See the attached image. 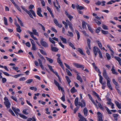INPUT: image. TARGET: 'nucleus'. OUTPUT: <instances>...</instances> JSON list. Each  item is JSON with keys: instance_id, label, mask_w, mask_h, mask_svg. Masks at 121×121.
Listing matches in <instances>:
<instances>
[{"instance_id": "1", "label": "nucleus", "mask_w": 121, "mask_h": 121, "mask_svg": "<svg viewBox=\"0 0 121 121\" xmlns=\"http://www.w3.org/2000/svg\"><path fill=\"white\" fill-rule=\"evenodd\" d=\"M74 104L75 106L77 107L78 105H79L82 108L84 107L86 105V102L84 100L82 99L81 100V102H79L78 98L77 97L75 99Z\"/></svg>"}, {"instance_id": "2", "label": "nucleus", "mask_w": 121, "mask_h": 121, "mask_svg": "<svg viewBox=\"0 0 121 121\" xmlns=\"http://www.w3.org/2000/svg\"><path fill=\"white\" fill-rule=\"evenodd\" d=\"M21 7L22 9L28 14L29 16L31 18H33V17L31 14V13L33 14V15L35 17H36V16L34 10H30V11H28L25 8L22 6Z\"/></svg>"}, {"instance_id": "3", "label": "nucleus", "mask_w": 121, "mask_h": 121, "mask_svg": "<svg viewBox=\"0 0 121 121\" xmlns=\"http://www.w3.org/2000/svg\"><path fill=\"white\" fill-rule=\"evenodd\" d=\"M93 50L95 55V57H96L97 55V52H99L100 51L99 48L96 46H95L94 47Z\"/></svg>"}, {"instance_id": "4", "label": "nucleus", "mask_w": 121, "mask_h": 121, "mask_svg": "<svg viewBox=\"0 0 121 121\" xmlns=\"http://www.w3.org/2000/svg\"><path fill=\"white\" fill-rule=\"evenodd\" d=\"M32 44V49L33 50H35L36 49V48L35 46V43L34 41L32 39H30Z\"/></svg>"}, {"instance_id": "5", "label": "nucleus", "mask_w": 121, "mask_h": 121, "mask_svg": "<svg viewBox=\"0 0 121 121\" xmlns=\"http://www.w3.org/2000/svg\"><path fill=\"white\" fill-rule=\"evenodd\" d=\"M18 111H15L14 112L18 116L19 115V116L22 118H23L24 119H26L27 118V117L24 115L20 113L19 114V113L18 112Z\"/></svg>"}, {"instance_id": "6", "label": "nucleus", "mask_w": 121, "mask_h": 121, "mask_svg": "<svg viewBox=\"0 0 121 121\" xmlns=\"http://www.w3.org/2000/svg\"><path fill=\"white\" fill-rule=\"evenodd\" d=\"M112 81L113 83L116 86L115 88L116 90H117V89H118L120 88V86L117 82L114 79H113L112 80Z\"/></svg>"}, {"instance_id": "7", "label": "nucleus", "mask_w": 121, "mask_h": 121, "mask_svg": "<svg viewBox=\"0 0 121 121\" xmlns=\"http://www.w3.org/2000/svg\"><path fill=\"white\" fill-rule=\"evenodd\" d=\"M103 74L104 77L106 79H109L108 76L107 75L106 71L105 69H103Z\"/></svg>"}, {"instance_id": "8", "label": "nucleus", "mask_w": 121, "mask_h": 121, "mask_svg": "<svg viewBox=\"0 0 121 121\" xmlns=\"http://www.w3.org/2000/svg\"><path fill=\"white\" fill-rule=\"evenodd\" d=\"M73 64L76 67L78 68H82V70L84 69V67L83 65H80L77 63H73Z\"/></svg>"}, {"instance_id": "9", "label": "nucleus", "mask_w": 121, "mask_h": 121, "mask_svg": "<svg viewBox=\"0 0 121 121\" xmlns=\"http://www.w3.org/2000/svg\"><path fill=\"white\" fill-rule=\"evenodd\" d=\"M91 40L89 39H88L87 40V44L88 47H86V49L87 50H88V48L90 49H91V48L90 46Z\"/></svg>"}, {"instance_id": "10", "label": "nucleus", "mask_w": 121, "mask_h": 121, "mask_svg": "<svg viewBox=\"0 0 121 121\" xmlns=\"http://www.w3.org/2000/svg\"><path fill=\"white\" fill-rule=\"evenodd\" d=\"M78 117L80 119L81 121H87L86 118L83 117L80 113H78Z\"/></svg>"}, {"instance_id": "11", "label": "nucleus", "mask_w": 121, "mask_h": 121, "mask_svg": "<svg viewBox=\"0 0 121 121\" xmlns=\"http://www.w3.org/2000/svg\"><path fill=\"white\" fill-rule=\"evenodd\" d=\"M97 114L98 116L99 121H103L102 119V115L101 113L99 112H98Z\"/></svg>"}, {"instance_id": "12", "label": "nucleus", "mask_w": 121, "mask_h": 121, "mask_svg": "<svg viewBox=\"0 0 121 121\" xmlns=\"http://www.w3.org/2000/svg\"><path fill=\"white\" fill-rule=\"evenodd\" d=\"M42 12V10L40 8H38V10L37 11V14L39 17H43V16L41 13Z\"/></svg>"}, {"instance_id": "13", "label": "nucleus", "mask_w": 121, "mask_h": 121, "mask_svg": "<svg viewBox=\"0 0 121 121\" xmlns=\"http://www.w3.org/2000/svg\"><path fill=\"white\" fill-rule=\"evenodd\" d=\"M42 12V10L40 8H38V10L37 11V14L39 17H43V16L41 13Z\"/></svg>"}, {"instance_id": "14", "label": "nucleus", "mask_w": 121, "mask_h": 121, "mask_svg": "<svg viewBox=\"0 0 121 121\" xmlns=\"http://www.w3.org/2000/svg\"><path fill=\"white\" fill-rule=\"evenodd\" d=\"M51 50L52 51L57 52L58 51V49L56 47H53V45L51 44Z\"/></svg>"}, {"instance_id": "15", "label": "nucleus", "mask_w": 121, "mask_h": 121, "mask_svg": "<svg viewBox=\"0 0 121 121\" xmlns=\"http://www.w3.org/2000/svg\"><path fill=\"white\" fill-rule=\"evenodd\" d=\"M32 32L33 34V35L34 34L38 36H39V35L38 33L37 32L36 30L34 28H32Z\"/></svg>"}, {"instance_id": "16", "label": "nucleus", "mask_w": 121, "mask_h": 121, "mask_svg": "<svg viewBox=\"0 0 121 121\" xmlns=\"http://www.w3.org/2000/svg\"><path fill=\"white\" fill-rule=\"evenodd\" d=\"M65 13L67 17L69 18V20L71 21L72 19L73 18V16L69 14L68 12L66 11H65Z\"/></svg>"}, {"instance_id": "17", "label": "nucleus", "mask_w": 121, "mask_h": 121, "mask_svg": "<svg viewBox=\"0 0 121 121\" xmlns=\"http://www.w3.org/2000/svg\"><path fill=\"white\" fill-rule=\"evenodd\" d=\"M4 103L6 106L7 108H10L11 104L9 102V101H4Z\"/></svg>"}, {"instance_id": "18", "label": "nucleus", "mask_w": 121, "mask_h": 121, "mask_svg": "<svg viewBox=\"0 0 121 121\" xmlns=\"http://www.w3.org/2000/svg\"><path fill=\"white\" fill-rule=\"evenodd\" d=\"M28 33L30 35L31 37L33 38L35 40H37V39L34 36L32 32L28 30Z\"/></svg>"}, {"instance_id": "19", "label": "nucleus", "mask_w": 121, "mask_h": 121, "mask_svg": "<svg viewBox=\"0 0 121 121\" xmlns=\"http://www.w3.org/2000/svg\"><path fill=\"white\" fill-rule=\"evenodd\" d=\"M88 96L89 99L91 100L92 102L93 103V104L95 105L96 106V105L94 101V100L93 99L92 97L91 96V95L90 94H88Z\"/></svg>"}, {"instance_id": "20", "label": "nucleus", "mask_w": 121, "mask_h": 121, "mask_svg": "<svg viewBox=\"0 0 121 121\" xmlns=\"http://www.w3.org/2000/svg\"><path fill=\"white\" fill-rule=\"evenodd\" d=\"M41 45L43 46L46 47H48V43H47L43 41L42 42H41L40 43Z\"/></svg>"}, {"instance_id": "21", "label": "nucleus", "mask_w": 121, "mask_h": 121, "mask_svg": "<svg viewBox=\"0 0 121 121\" xmlns=\"http://www.w3.org/2000/svg\"><path fill=\"white\" fill-rule=\"evenodd\" d=\"M47 9L48 11L50 12V13L52 16V17L53 18L54 17V16L53 15V13H52V11L51 9L48 6L47 7Z\"/></svg>"}, {"instance_id": "22", "label": "nucleus", "mask_w": 121, "mask_h": 121, "mask_svg": "<svg viewBox=\"0 0 121 121\" xmlns=\"http://www.w3.org/2000/svg\"><path fill=\"white\" fill-rule=\"evenodd\" d=\"M115 103L118 108H121V103L119 104V102L117 101H115Z\"/></svg>"}, {"instance_id": "23", "label": "nucleus", "mask_w": 121, "mask_h": 121, "mask_svg": "<svg viewBox=\"0 0 121 121\" xmlns=\"http://www.w3.org/2000/svg\"><path fill=\"white\" fill-rule=\"evenodd\" d=\"M86 25L87 26L88 29L92 33H93V29H92L91 28V27L90 26L89 24H86Z\"/></svg>"}, {"instance_id": "24", "label": "nucleus", "mask_w": 121, "mask_h": 121, "mask_svg": "<svg viewBox=\"0 0 121 121\" xmlns=\"http://www.w3.org/2000/svg\"><path fill=\"white\" fill-rule=\"evenodd\" d=\"M111 70L113 74L116 75L118 74V73L117 72L115 71V69H114V67L113 66L112 67Z\"/></svg>"}, {"instance_id": "25", "label": "nucleus", "mask_w": 121, "mask_h": 121, "mask_svg": "<svg viewBox=\"0 0 121 121\" xmlns=\"http://www.w3.org/2000/svg\"><path fill=\"white\" fill-rule=\"evenodd\" d=\"M115 59L117 60L118 62L120 65L121 66V59L119 57H118L117 56L115 57Z\"/></svg>"}, {"instance_id": "26", "label": "nucleus", "mask_w": 121, "mask_h": 121, "mask_svg": "<svg viewBox=\"0 0 121 121\" xmlns=\"http://www.w3.org/2000/svg\"><path fill=\"white\" fill-rule=\"evenodd\" d=\"M77 79L81 82H83L82 80L78 74H77Z\"/></svg>"}, {"instance_id": "27", "label": "nucleus", "mask_w": 121, "mask_h": 121, "mask_svg": "<svg viewBox=\"0 0 121 121\" xmlns=\"http://www.w3.org/2000/svg\"><path fill=\"white\" fill-rule=\"evenodd\" d=\"M61 40L63 41V43H66V39L63 38L62 36H60Z\"/></svg>"}, {"instance_id": "28", "label": "nucleus", "mask_w": 121, "mask_h": 121, "mask_svg": "<svg viewBox=\"0 0 121 121\" xmlns=\"http://www.w3.org/2000/svg\"><path fill=\"white\" fill-rule=\"evenodd\" d=\"M77 50L78 52H80V53L82 55H84V56L85 55V54L83 52L81 48H78Z\"/></svg>"}, {"instance_id": "29", "label": "nucleus", "mask_w": 121, "mask_h": 121, "mask_svg": "<svg viewBox=\"0 0 121 121\" xmlns=\"http://www.w3.org/2000/svg\"><path fill=\"white\" fill-rule=\"evenodd\" d=\"M70 91L71 93H73L77 91V90L75 89L74 87H72L70 90Z\"/></svg>"}, {"instance_id": "30", "label": "nucleus", "mask_w": 121, "mask_h": 121, "mask_svg": "<svg viewBox=\"0 0 121 121\" xmlns=\"http://www.w3.org/2000/svg\"><path fill=\"white\" fill-rule=\"evenodd\" d=\"M96 42L98 43L99 48L101 49H102V45L101 42L98 40L96 41Z\"/></svg>"}, {"instance_id": "31", "label": "nucleus", "mask_w": 121, "mask_h": 121, "mask_svg": "<svg viewBox=\"0 0 121 121\" xmlns=\"http://www.w3.org/2000/svg\"><path fill=\"white\" fill-rule=\"evenodd\" d=\"M76 8L77 10H82L84 9V7L82 6H80L78 5L76 6Z\"/></svg>"}, {"instance_id": "32", "label": "nucleus", "mask_w": 121, "mask_h": 121, "mask_svg": "<svg viewBox=\"0 0 121 121\" xmlns=\"http://www.w3.org/2000/svg\"><path fill=\"white\" fill-rule=\"evenodd\" d=\"M49 40L50 42L51 43L54 44V46H56V45L55 44V42L52 39V38L51 37H49Z\"/></svg>"}, {"instance_id": "33", "label": "nucleus", "mask_w": 121, "mask_h": 121, "mask_svg": "<svg viewBox=\"0 0 121 121\" xmlns=\"http://www.w3.org/2000/svg\"><path fill=\"white\" fill-rule=\"evenodd\" d=\"M83 112L84 115L86 116L87 115L88 110L86 108H85L84 109Z\"/></svg>"}, {"instance_id": "34", "label": "nucleus", "mask_w": 121, "mask_h": 121, "mask_svg": "<svg viewBox=\"0 0 121 121\" xmlns=\"http://www.w3.org/2000/svg\"><path fill=\"white\" fill-rule=\"evenodd\" d=\"M46 58L47 60L48 61L49 63H52L53 62V60L52 59L48 58L47 57H46Z\"/></svg>"}, {"instance_id": "35", "label": "nucleus", "mask_w": 121, "mask_h": 121, "mask_svg": "<svg viewBox=\"0 0 121 121\" xmlns=\"http://www.w3.org/2000/svg\"><path fill=\"white\" fill-rule=\"evenodd\" d=\"M17 17L18 20V21L20 24L21 26H23V23H22V21L20 20L19 18L18 17Z\"/></svg>"}, {"instance_id": "36", "label": "nucleus", "mask_w": 121, "mask_h": 121, "mask_svg": "<svg viewBox=\"0 0 121 121\" xmlns=\"http://www.w3.org/2000/svg\"><path fill=\"white\" fill-rule=\"evenodd\" d=\"M41 53L43 55L45 56H47V54L46 52L44 51L42 49H39Z\"/></svg>"}, {"instance_id": "37", "label": "nucleus", "mask_w": 121, "mask_h": 121, "mask_svg": "<svg viewBox=\"0 0 121 121\" xmlns=\"http://www.w3.org/2000/svg\"><path fill=\"white\" fill-rule=\"evenodd\" d=\"M4 24L6 25H8L7 20L6 18V17H4Z\"/></svg>"}, {"instance_id": "38", "label": "nucleus", "mask_w": 121, "mask_h": 121, "mask_svg": "<svg viewBox=\"0 0 121 121\" xmlns=\"http://www.w3.org/2000/svg\"><path fill=\"white\" fill-rule=\"evenodd\" d=\"M65 78L68 82V84L69 85H70V83L71 82V81L69 77L68 76H66L65 77Z\"/></svg>"}, {"instance_id": "39", "label": "nucleus", "mask_w": 121, "mask_h": 121, "mask_svg": "<svg viewBox=\"0 0 121 121\" xmlns=\"http://www.w3.org/2000/svg\"><path fill=\"white\" fill-rule=\"evenodd\" d=\"M75 32L77 35L78 39L79 40L80 38V35L78 31L77 30H75Z\"/></svg>"}, {"instance_id": "40", "label": "nucleus", "mask_w": 121, "mask_h": 121, "mask_svg": "<svg viewBox=\"0 0 121 121\" xmlns=\"http://www.w3.org/2000/svg\"><path fill=\"white\" fill-rule=\"evenodd\" d=\"M87 23H86L85 22H82V28L84 29L86 28V25Z\"/></svg>"}, {"instance_id": "41", "label": "nucleus", "mask_w": 121, "mask_h": 121, "mask_svg": "<svg viewBox=\"0 0 121 121\" xmlns=\"http://www.w3.org/2000/svg\"><path fill=\"white\" fill-rule=\"evenodd\" d=\"M69 27L70 29H71V31H74L72 27V25L71 23H69L68 24Z\"/></svg>"}, {"instance_id": "42", "label": "nucleus", "mask_w": 121, "mask_h": 121, "mask_svg": "<svg viewBox=\"0 0 121 121\" xmlns=\"http://www.w3.org/2000/svg\"><path fill=\"white\" fill-rule=\"evenodd\" d=\"M69 45L73 49H75V48L74 46L73 45L72 43H71V42H69Z\"/></svg>"}, {"instance_id": "43", "label": "nucleus", "mask_w": 121, "mask_h": 121, "mask_svg": "<svg viewBox=\"0 0 121 121\" xmlns=\"http://www.w3.org/2000/svg\"><path fill=\"white\" fill-rule=\"evenodd\" d=\"M0 67L4 68L5 70H6L7 71H9L6 66H3V65H0Z\"/></svg>"}, {"instance_id": "44", "label": "nucleus", "mask_w": 121, "mask_h": 121, "mask_svg": "<svg viewBox=\"0 0 121 121\" xmlns=\"http://www.w3.org/2000/svg\"><path fill=\"white\" fill-rule=\"evenodd\" d=\"M103 79L101 80H99L100 82L102 84V85L106 86V83L105 82H102Z\"/></svg>"}, {"instance_id": "45", "label": "nucleus", "mask_w": 121, "mask_h": 121, "mask_svg": "<svg viewBox=\"0 0 121 121\" xmlns=\"http://www.w3.org/2000/svg\"><path fill=\"white\" fill-rule=\"evenodd\" d=\"M68 33L69 34V35L67 34V35L68 36H70L71 37H72L73 36V35L72 32L69 31H68Z\"/></svg>"}, {"instance_id": "46", "label": "nucleus", "mask_w": 121, "mask_h": 121, "mask_svg": "<svg viewBox=\"0 0 121 121\" xmlns=\"http://www.w3.org/2000/svg\"><path fill=\"white\" fill-rule=\"evenodd\" d=\"M106 56L108 60H109L111 58V56L108 53H106Z\"/></svg>"}, {"instance_id": "47", "label": "nucleus", "mask_w": 121, "mask_h": 121, "mask_svg": "<svg viewBox=\"0 0 121 121\" xmlns=\"http://www.w3.org/2000/svg\"><path fill=\"white\" fill-rule=\"evenodd\" d=\"M27 110V109H25L23 110L22 111V113L26 115H27L29 114V113L26 112V111Z\"/></svg>"}, {"instance_id": "48", "label": "nucleus", "mask_w": 121, "mask_h": 121, "mask_svg": "<svg viewBox=\"0 0 121 121\" xmlns=\"http://www.w3.org/2000/svg\"><path fill=\"white\" fill-rule=\"evenodd\" d=\"M33 79H30L27 80L26 81V82L27 83L30 84L33 81Z\"/></svg>"}, {"instance_id": "49", "label": "nucleus", "mask_w": 121, "mask_h": 121, "mask_svg": "<svg viewBox=\"0 0 121 121\" xmlns=\"http://www.w3.org/2000/svg\"><path fill=\"white\" fill-rule=\"evenodd\" d=\"M101 29V27H98V28L96 29L95 30V32L97 33H99L100 31V30Z\"/></svg>"}, {"instance_id": "50", "label": "nucleus", "mask_w": 121, "mask_h": 121, "mask_svg": "<svg viewBox=\"0 0 121 121\" xmlns=\"http://www.w3.org/2000/svg\"><path fill=\"white\" fill-rule=\"evenodd\" d=\"M105 108L106 109V110L108 112V113L109 114H111L112 113L111 111H110L108 108L106 107H105Z\"/></svg>"}, {"instance_id": "51", "label": "nucleus", "mask_w": 121, "mask_h": 121, "mask_svg": "<svg viewBox=\"0 0 121 121\" xmlns=\"http://www.w3.org/2000/svg\"><path fill=\"white\" fill-rule=\"evenodd\" d=\"M38 24L39 25L41 26L42 27V29L44 31H45V28L42 25L39 23H38Z\"/></svg>"}, {"instance_id": "52", "label": "nucleus", "mask_w": 121, "mask_h": 121, "mask_svg": "<svg viewBox=\"0 0 121 121\" xmlns=\"http://www.w3.org/2000/svg\"><path fill=\"white\" fill-rule=\"evenodd\" d=\"M54 83L58 87L60 85V84L59 83L57 82L56 80L54 79Z\"/></svg>"}, {"instance_id": "53", "label": "nucleus", "mask_w": 121, "mask_h": 121, "mask_svg": "<svg viewBox=\"0 0 121 121\" xmlns=\"http://www.w3.org/2000/svg\"><path fill=\"white\" fill-rule=\"evenodd\" d=\"M47 65L48 68H49L50 70L52 72H53L54 70L52 68V66L49 65Z\"/></svg>"}, {"instance_id": "54", "label": "nucleus", "mask_w": 121, "mask_h": 121, "mask_svg": "<svg viewBox=\"0 0 121 121\" xmlns=\"http://www.w3.org/2000/svg\"><path fill=\"white\" fill-rule=\"evenodd\" d=\"M12 108L13 110L14 111V112H15V111H17L19 112H20V110L18 108H17V109H16L15 108L13 107H12Z\"/></svg>"}, {"instance_id": "55", "label": "nucleus", "mask_w": 121, "mask_h": 121, "mask_svg": "<svg viewBox=\"0 0 121 121\" xmlns=\"http://www.w3.org/2000/svg\"><path fill=\"white\" fill-rule=\"evenodd\" d=\"M95 70L98 73L101 74V72L99 70V69L98 68L97 66L95 67L94 68Z\"/></svg>"}, {"instance_id": "56", "label": "nucleus", "mask_w": 121, "mask_h": 121, "mask_svg": "<svg viewBox=\"0 0 121 121\" xmlns=\"http://www.w3.org/2000/svg\"><path fill=\"white\" fill-rule=\"evenodd\" d=\"M82 33L84 35L88 37L89 35L86 33V31H82Z\"/></svg>"}, {"instance_id": "57", "label": "nucleus", "mask_w": 121, "mask_h": 121, "mask_svg": "<svg viewBox=\"0 0 121 121\" xmlns=\"http://www.w3.org/2000/svg\"><path fill=\"white\" fill-rule=\"evenodd\" d=\"M57 62L60 65L61 64V63H62L61 61L60 58H57Z\"/></svg>"}, {"instance_id": "58", "label": "nucleus", "mask_w": 121, "mask_h": 121, "mask_svg": "<svg viewBox=\"0 0 121 121\" xmlns=\"http://www.w3.org/2000/svg\"><path fill=\"white\" fill-rule=\"evenodd\" d=\"M11 98L13 100L16 101L17 102H18V100L16 97L12 96Z\"/></svg>"}, {"instance_id": "59", "label": "nucleus", "mask_w": 121, "mask_h": 121, "mask_svg": "<svg viewBox=\"0 0 121 121\" xmlns=\"http://www.w3.org/2000/svg\"><path fill=\"white\" fill-rule=\"evenodd\" d=\"M101 32L102 33L104 34H108V31H104L103 30H101Z\"/></svg>"}, {"instance_id": "60", "label": "nucleus", "mask_w": 121, "mask_h": 121, "mask_svg": "<svg viewBox=\"0 0 121 121\" xmlns=\"http://www.w3.org/2000/svg\"><path fill=\"white\" fill-rule=\"evenodd\" d=\"M102 27L104 29L108 30V28L107 26L106 25H103Z\"/></svg>"}, {"instance_id": "61", "label": "nucleus", "mask_w": 121, "mask_h": 121, "mask_svg": "<svg viewBox=\"0 0 121 121\" xmlns=\"http://www.w3.org/2000/svg\"><path fill=\"white\" fill-rule=\"evenodd\" d=\"M115 1L113 0H111V1L108 2L107 3V4H112V3H115Z\"/></svg>"}, {"instance_id": "62", "label": "nucleus", "mask_w": 121, "mask_h": 121, "mask_svg": "<svg viewBox=\"0 0 121 121\" xmlns=\"http://www.w3.org/2000/svg\"><path fill=\"white\" fill-rule=\"evenodd\" d=\"M60 99L63 102H64L65 101V96L64 95H63V96Z\"/></svg>"}, {"instance_id": "63", "label": "nucleus", "mask_w": 121, "mask_h": 121, "mask_svg": "<svg viewBox=\"0 0 121 121\" xmlns=\"http://www.w3.org/2000/svg\"><path fill=\"white\" fill-rule=\"evenodd\" d=\"M58 88V89L59 90H61V91H64V90L63 89V88L61 87V86H60V85H59V86H58L57 87Z\"/></svg>"}, {"instance_id": "64", "label": "nucleus", "mask_w": 121, "mask_h": 121, "mask_svg": "<svg viewBox=\"0 0 121 121\" xmlns=\"http://www.w3.org/2000/svg\"><path fill=\"white\" fill-rule=\"evenodd\" d=\"M98 106L101 110H103L104 109V108L102 107L101 104L99 103Z\"/></svg>"}]
</instances>
